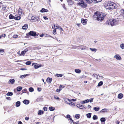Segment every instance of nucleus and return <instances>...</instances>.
<instances>
[{
	"label": "nucleus",
	"mask_w": 124,
	"mask_h": 124,
	"mask_svg": "<svg viewBox=\"0 0 124 124\" xmlns=\"http://www.w3.org/2000/svg\"><path fill=\"white\" fill-rule=\"evenodd\" d=\"M104 4V7L107 9H113L116 8L117 7L115 3L111 1L105 2Z\"/></svg>",
	"instance_id": "obj_1"
},
{
	"label": "nucleus",
	"mask_w": 124,
	"mask_h": 124,
	"mask_svg": "<svg viewBox=\"0 0 124 124\" xmlns=\"http://www.w3.org/2000/svg\"><path fill=\"white\" fill-rule=\"evenodd\" d=\"M118 23V20L116 19H111L108 20L106 22V24L113 26L117 24Z\"/></svg>",
	"instance_id": "obj_2"
},
{
	"label": "nucleus",
	"mask_w": 124,
	"mask_h": 124,
	"mask_svg": "<svg viewBox=\"0 0 124 124\" xmlns=\"http://www.w3.org/2000/svg\"><path fill=\"white\" fill-rule=\"evenodd\" d=\"M95 14L96 15H97V20L99 21H101L102 20L105 16V15L102 12L99 13H97V14L96 13H95Z\"/></svg>",
	"instance_id": "obj_3"
},
{
	"label": "nucleus",
	"mask_w": 124,
	"mask_h": 124,
	"mask_svg": "<svg viewBox=\"0 0 124 124\" xmlns=\"http://www.w3.org/2000/svg\"><path fill=\"white\" fill-rule=\"evenodd\" d=\"M85 2L88 3L90 4L92 2H94V3H97L100 2L102 0H83Z\"/></svg>",
	"instance_id": "obj_4"
},
{
	"label": "nucleus",
	"mask_w": 124,
	"mask_h": 124,
	"mask_svg": "<svg viewBox=\"0 0 124 124\" xmlns=\"http://www.w3.org/2000/svg\"><path fill=\"white\" fill-rule=\"evenodd\" d=\"M82 2H79L78 3V4L79 6H80L83 8H85L87 6V5L82 0Z\"/></svg>",
	"instance_id": "obj_5"
},
{
	"label": "nucleus",
	"mask_w": 124,
	"mask_h": 124,
	"mask_svg": "<svg viewBox=\"0 0 124 124\" xmlns=\"http://www.w3.org/2000/svg\"><path fill=\"white\" fill-rule=\"evenodd\" d=\"M28 48H26L23 51H22L21 54H20V55L24 56L25 53L28 51Z\"/></svg>",
	"instance_id": "obj_6"
},
{
	"label": "nucleus",
	"mask_w": 124,
	"mask_h": 124,
	"mask_svg": "<svg viewBox=\"0 0 124 124\" xmlns=\"http://www.w3.org/2000/svg\"><path fill=\"white\" fill-rule=\"evenodd\" d=\"M92 77L94 78H95L97 80H98L99 79V77L100 78V77H102V76H101L99 75V74H94L92 75Z\"/></svg>",
	"instance_id": "obj_7"
},
{
	"label": "nucleus",
	"mask_w": 124,
	"mask_h": 124,
	"mask_svg": "<svg viewBox=\"0 0 124 124\" xmlns=\"http://www.w3.org/2000/svg\"><path fill=\"white\" fill-rule=\"evenodd\" d=\"M29 34L32 36H34L36 35V32L33 31H31L29 33Z\"/></svg>",
	"instance_id": "obj_8"
},
{
	"label": "nucleus",
	"mask_w": 124,
	"mask_h": 124,
	"mask_svg": "<svg viewBox=\"0 0 124 124\" xmlns=\"http://www.w3.org/2000/svg\"><path fill=\"white\" fill-rule=\"evenodd\" d=\"M31 20L32 22H35L37 20V17L34 16H32L31 18Z\"/></svg>",
	"instance_id": "obj_9"
},
{
	"label": "nucleus",
	"mask_w": 124,
	"mask_h": 124,
	"mask_svg": "<svg viewBox=\"0 0 124 124\" xmlns=\"http://www.w3.org/2000/svg\"><path fill=\"white\" fill-rule=\"evenodd\" d=\"M39 65H38L36 63H33L32 64V66H33L34 67V68L35 69H37L38 68H39L40 67H41V65L40 66H38Z\"/></svg>",
	"instance_id": "obj_10"
},
{
	"label": "nucleus",
	"mask_w": 124,
	"mask_h": 124,
	"mask_svg": "<svg viewBox=\"0 0 124 124\" xmlns=\"http://www.w3.org/2000/svg\"><path fill=\"white\" fill-rule=\"evenodd\" d=\"M67 100H66V99L64 100V101H65L66 103L69 104L70 106L73 107L75 106V104L73 102H71V103H69L67 102Z\"/></svg>",
	"instance_id": "obj_11"
},
{
	"label": "nucleus",
	"mask_w": 124,
	"mask_h": 124,
	"mask_svg": "<svg viewBox=\"0 0 124 124\" xmlns=\"http://www.w3.org/2000/svg\"><path fill=\"white\" fill-rule=\"evenodd\" d=\"M114 58L119 60H120L121 59V57L118 54L115 55L114 56Z\"/></svg>",
	"instance_id": "obj_12"
},
{
	"label": "nucleus",
	"mask_w": 124,
	"mask_h": 124,
	"mask_svg": "<svg viewBox=\"0 0 124 124\" xmlns=\"http://www.w3.org/2000/svg\"><path fill=\"white\" fill-rule=\"evenodd\" d=\"M77 106L78 108L81 109H85V108L82 105H80L79 104H78L77 105Z\"/></svg>",
	"instance_id": "obj_13"
},
{
	"label": "nucleus",
	"mask_w": 124,
	"mask_h": 124,
	"mask_svg": "<svg viewBox=\"0 0 124 124\" xmlns=\"http://www.w3.org/2000/svg\"><path fill=\"white\" fill-rule=\"evenodd\" d=\"M48 11V10L47 9H45L44 8H43L41 9L40 12L42 13L47 12Z\"/></svg>",
	"instance_id": "obj_14"
},
{
	"label": "nucleus",
	"mask_w": 124,
	"mask_h": 124,
	"mask_svg": "<svg viewBox=\"0 0 124 124\" xmlns=\"http://www.w3.org/2000/svg\"><path fill=\"white\" fill-rule=\"evenodd\" d=\"M29 74H28L21 75L20 76V78L22 79H23V78H25V77H26V76H29Z\"/></svg>",
	"instance_id": "obj_15"
},
{
	"label": "nucleus",
	"mask_w": 124,
	"mask_h": 124,
	"mask_svg": "<svg viewBox=\"0 0 124 124\" xmlns=\"http://www.w3.org/2000/svg\"><path fill=\"white\" fill-rule=\"evenodd\" d=\"M52 78H50L49 77L47 78L46 80V81L48 82L49 84H50L52 81Z\"/></svg>",
	"instance_id": "obj_16"
},
{
	"label": "nucleus",
	"mask_w": 124,
	"mask_h": 124,
	"mask_svg": "<svg viewBox=\"0 0 124 124\" xmlns=\"http://www.w3.org/2000/svg\"><path fill=\"white\" fill-rule=\"evenodd\" d=\"M123 97V95L122 93L119 94L118 95V98L119 99H121Z\"/></svg>",
	"instance_id": "obj_17"
},
{
	"label": "nucleus",
	"mask_w": 124,
	"mask_h": 124,
	"mask_svg": "<svg viewBox=\"0 0 124 124\" xmlns=\"http://www.w3.org/2000/svg\"><path fill=\"white\" fill-rule=\"evenodd\" d=\"M86 20H85L84 19H82L81 20V23H82L84 25H85L86 24Z\"/></svg>",
	"instance_id": "obj_18"
},
{
	"label": "nucleus",
	"mask_w": 124,
	"mask_h": 124,
	"mask_svg": "<svg viewBox=\"0 0 124 124\" xmlns=\"http://www.w3.org/2000/svg\"><path fill=\"white\" fill-rule=\"evenodd\" d=\"M75 72L77 73H81V71L78 69H76L75 70Z\"/></svg>",
	"instance_id": "obj_19"
},
{
	"label": "nucleus",
	"mask_w": 124,
	"mask_h": 124,
	"mask_svg": "<svg viewBox=\"0 0 124 124\" xmlns=\"http://www.w3.org/2000/svg\"><path fill=\"white\" fill-rule=\"evenodd\" d=\"M120 13L124 18V9L121 10L120 11Z\"/></svg>",
	"instance_id": "obj_20"
},
{
	"label": "nucleus",
	"mask_w": 124,
	"mask_h": 124,
	"mask_svg": "<svg viewBox=\"0 0 124 124\" xmlns=\"http://www.w3.org/2000/svg\"><path fill=\"white\" fill-rule=\"evenodd\" d=\"M18 13L20 16L23 14L22 10V9L20 8H19L18 10Z\"/></svg>",
	"instance_id": "obj_21"
},
{
	"label": "nucleus",
	"mask_w": 124,
	"mask_h": 124,
	"mask_svg": "<svg viewBox=\"0 0 124 124\" xmlns=\"http://www.w3.org/2000/svg\"><path fill=\"white\" fill-rule=\"evenodd\" d=\"M23 103L25 104H28L29 103V100H25L23 101Z\"/></svg>",
	"instance_id": "obj_22"
},
{
	"label": "nucleus",
	"mask_w": 124,
	"mask_h": 124,
	"mask_svg": "<svg viewBox=\"0 0 124 124\" xmlns=\"http://www.w3.org/2000/svg\"><path fill=\"white\" fill-rule=\"evenodd\" d=\"M28 28V25L27 24H25L22 27V29L24 30H26Z\"/></svg>",
	"instance_id": "obj_23"
},
{
	"label": "nucleus",
	"mask_w": 124,
	"mask_h": 124,
	"mask_svg": "<svg viewBox=\"0 0 124 124\" xmlns=\"http://www.w3.org/2000/svg\"><path fill=\"white\" fill-rule=\"evenodd\" d=\"M4 50L3 49H0V54L2 55L4 53Z\"/></svg>",
	"instance_id": "obj_24"
},
{
	"label": "nucleus",
	"mask_w": 124,
	"mask_h": 124,
	"mask_svg": "<svg viewBox=\"0 0 124 124\" xmlns=\"http://www.w3.org/2000/svg\"><path fill=\"white\" fill-rule=\"evenodd\" d=\"M89 100L87 99V100H85L83 101H82L81 102V103L82 104H84L85 103H87L89 102Z\"/></svg>",
	"instance_id": "obj_25"
},
{
	"label": "nucleus",
	"mask_w": 124,
	"mask_h": 124,
	"mask_svg": "<svg viewBox=\"0 0 124 124\" xmlns=\"http://www.w3.org/2000/svg\"><path fill=\"white\" fill-rule=\"evenodd\" d=\"M15 81L14 79H11L9 80V82H10V83L13 84L14 83Z\"/></svg>",
	"instance_id": "obj_26"
},
{
	"label": "nucleus",
	"mask_w": 124,
	"mask_h": 124,
	"mask_svg": "<svg viewBox=\"0 0 124 124\" xmlns=\"http://www.w3.org/2000/svg\"><path fill=\"white\" fill-rule=\"evenodd\" d=\"M108 110V109L106 108L102 109L101 111L100 112H101L102 113L107 112Z\"/></svg>",
	"instance_id": "obj_27"
},
{
	"label": "nucleus",
	"mask_w": 124,
	"mask_h": 124,
	"mask_svg": "<svg viewBox=\"0 0 124 124\" xmlns=\"http://www.w3.org/2000/svg\"><path fill=\"white\" fill-rule=\"evenodd\" d=\"M68 2L69 5H71L73 3V1L71 0H69L68 1Z\"/></svg>",
	"instance_id": "obj_28"
},
{
	"label": "nucleus",
	"mask_w": 124,
	"mask_h": 124,
	"mask_svg": "<svg viewBox=\"0 0 124 124\" xmlns=\"http://www.w3.org/2000/svg\"><path fill=\"white\" fill-rule=\"evenodd\" d=\"M100 109V108L99 107H95L93 108V109L95 111H97L99 110Z\"/></svg>",
	"instance_id": "obj_29"
},
{
	"label": "nucleus",
	"mask_w": 124,
	"mask_h": 124,
	"mask_svg": "<svg viewBox=\"0 0 124 124\" xmlns=\"http://www.w3.org/2000/svg\"><path fill=\"white\" fill-rule=\"evenodd\" d=\"M43 114V111L41 110H39L38 111V114L39 115H42Z\"/></svg>",
	"instance_id": "obj_30"
},
{
	"label": "nucleus",
	"mask_w": 124,
	"mask_h": 124,
	"mask_svg": "<svg viewBox=\"0 0 124 124\" xmlns=\"http://www.w3.org/2000/svg\"><path fill=\"white\" fill-rule=\"evenodd\" d=\"M20 105V102L19 101H18L16 103V107H18Z\"/></svg>",
	"instance_id": "obj_31"
},
{
	"label": "nucleus",
	"mask_w": 124,
	"mask_h": 124,
	"mask_svg": "<svg viewBox=\"0 0 124 124\" xmlns=\"http://www.w3.org/2000/svg\"><path fill=\"white\" fill-rule=\"evenodd\" d=\"M9 18L10 19H15V16H13L12 14H10L9 16Z\"/></svg>",
	"instance_id": "obj_32"
},
{
	"label": "nucleus",
	"mask_w": 124,
	"mask_h": 124,
	"mask_svg": "<svg viewBox=\"0 0 124 124\" xmlns=\"http://www.w3.org/2000/svg\"><path fill=\"white\" fill-rule=\"evenodd\" d=\"M22 88L21 86H18L17 88V90L18 91H20L22 89Z\"/></svg>",
	"instance_id": "obj_33"
},
{
	"label": "nucleus",
	"mask_w": 124,
	"mask_h": 124,
	"mask_svg": "<svg viewBox=\"0 0 124 124\" xmlns=\"http://www.w3.org/2000/svg\"><path fill=\"white\" fill-rule=\"evenodd\" d=\"M91 113H89L86 114V116L87 117L90 118L91 117Z\"/></svg>",
	"instance_id": "obj_34"
},
{
	"label": "nucleus",
	"mask_w": 124,
	"mask_h": 124,
	"mask_svg": "<svg viewBox=\"0 0 124 124\" xmlns=\"http://www.w3.org/2000/svg\"><path fill=\"white\" fill-rule=\"evenodd\" d=\"M13 93L12 92H8L6 94V95L8 96H12L13 95Z\"/></svg>",
	"instance_id": "obj_35"
},
{
	"label": "nucleus",
	"mask_w": 124,
	"mask_h": 124,
	"mask_svg": "<svg viewBox=\"0 0 124 124\" xmlns=\"http://www.w3.org/2000/svg\"><path fill=\"white\" fill-rule=\"evenodd\" d=\"M82 50H85L86 49V47L85 46H82L80 47Z\"/></svg>",
	"instance_id": "obj_36"
},
{
	"label": "nucleus",
	"mask_w": 124,
	"mask_h": 124,
	"mask_svg": "<svg viewBox=\"0 0 124 124\" xmlns=\"http://www.w3.org/2000/svg\"><path fill=\"white\" fill-rule=\"evenodd\" d=\"M80 116L79 114H76L75 115V117L77 119H79Z\"/></svg>",
	"instance_id": "obj_37"
},
{
	"label": "nucleus",
	"mask_w": 124,
	"mask_h": 124,
	"mask_svg": "<svg viewBox=\"0 0 124 124\" xmlns=\"http://www.w3.org/2000/svg\"><path fill=\"white\" fill-rule=\"evenodd\" d=\"M63 75H62V74H56L55 75L56 76H57L58 77H61Z\"/></svg>",
	"instance_id": "obj_38"
},
{
	"label": "nucleus",
	"mask_w": 124,
	"mask_h": 124,
	"mask_svg": "<svg viewBox=\"0 0 124 124\" xmlns=\"http://www.w3.org/2000/svg\"><path fill=\"white\" fill-rule=\"evenodd\" d=\"M49 110L51 111H53L55 109V108L54 107H49Z\"/></svg>",
	"instance_id": "obj_39"
},
{
	"label": "nucleus",
	"mask_w": 124,
	"mask_h": 124,
	"mask_svg": "<svg viewBox=\"0 0 124 124\" xmlns=\"http://www.w3.org/2000/svg\"><path fill=\"white\" fill-rule=\"evenodd\" d=\"M93 120H96L98 119V117L96 115H94L93 116Z\"/></svg>",
	"instance_id": "obj_40"
},
{
	"label": "nucleus",
	"mask_w": 124,
	"mask_h": 124,
	"mask_svg": "<svg viewBox=\"0 0 124 124\" xmlns=\"http://www.w3.org/2000/svg\"><path fill=\"white\" fill-rule=\"evenodd\" d=\"M100 120L101 122H103L105 121H106V119L105 118L102 117L101 118Z\"/></svg>",
	"instance_id": "obj_41"
},
{
	"label": "nucleus",
	"mask_w": 124,
	"mask_h": 124,
	"mask_svg": "<svg viewBox=\"0 0 124 124\" xmlns=\"http://www.w3.org/2000/svg\"><path fill=\"white\" fill-rule=\"evenodd\" d=\"M65 99H66V100H67V101H69V102H70L71 101H76V99H72L71 100H70L68 99H67V98H66Z\"/></svg>",
	"instance_id": "obj_42"
},
{
	"label": "nucleus",
	"mask_w": 124,
	"mask_h": 124,
	"mask_svg": "<svg viewBox=\"0 0 124 124\" xmlns=\"http://www.w3.org/2000/svg\"><path fill=\"white\" fill-rule=\"evenodd\" d=\"M21 18V17L20 16H17L15 17V20H19Z\"/></svg>",
	"instance_id": "obj_43"
},
{
	"label": "nucleus",
	"mask_w": 124,
	"mask_h": 124,
	"mask_svg": "<svg viewBox=\"0 0 124 124\" xmlns=\"http://www.w3.org/2000/svg\"><path fill=\"white\" fill-rule=\"evenodd\" d=\"M34 91V89H33V88H32V87H30L29 89V91L30 92H33V91Z\"/></svg>",
	"instance_id": "obj_44"
},
{
	"label": "nucleus",
	"mask_w": 124,
	"mask_h": 124,
	"mask_svg": "<svg viewBox=\"0 0 124 124\" xmlns=\"http://www.w3.org/2000/svg\"><path fill=\"white\" fill-rule=\"evenodd\" d=\"M90 49L92 51H94L95 52H96L97 51V49L95 48H90Z\"/></svg>",
	"instance_id": "obj_45"
},
{
	"label": "nucleus",
	"mask_w": 124,
	"mask_h": 124,
	"mask_svg": "<svg viewBox=\"0 0 124 124\" xmlns=\"http://www.w3.org/2000/svg\"><path fill=\"white\" fill-rule=\"evenodd\" d=\"M103 83L102 81H100L98 84V86H101L103 84Z\"/></svg>",
	"instance_id": "obj_46"
},
{
	"label": "nucleus",
	"mask_w": 124,
	"mask_h": 124,
	"mask_svg": "<svg viewBox=\"0 0 124 124\" xmlns=\"http://www.w3.org/2000/svg\"><path fill=\"white\" fill-rule=\"evenodd\" d=\"M31 61H28L26 62L25 64L27 65H30L31 64Z\"/></svg>",
	"instance_id": "obj_47"
},
{
	"label": "nucleus",
	"mask_w": 124,
	"mask_h": 124,
	"mask_svg": "<svg viewBox=\"0 0 124 124\" xmlns=\"http://www.w3.org/2000/svg\"><path fill=\"white\" fill-rule=\"evenodd\" d=\"M120 47L122 49H124V43L120 45Z\"/></svg>",
	"instance_id": "obj_48"
},
{
	"label": "nucleus",
	"mask_w": 124,
	"mask_h": 124,
	"mask_svg": "<svg viewBox=\"0 0 124 124\" xmlns=\"http://www.w3.org/2000/svg\"><path fill=\"white\" fill-rule=\"evenodd\" d=\"M54 98L56 100H60L59 98L56 96H54Z\"/></svg>",
	"instance_id": "obj_49"
},
{
	"label": "nucleus",
	"mask_w": 124,
	"mask_h": 124,
	"mask_svg": "<svg viewBox=\"0 0 124 124\" xmlns=\"http://www.w3.org/2000/svg\"><path fill=\"white\" fill-rule=\"evenodd\" d=\"M27 91V90L26 89H25L23 90L22 91L23 93H26Z\"/></svg>",
	"instance_id": "obj_50"
},
{
	"label": "nucleus",
	"mask_w": 124,
	"mask_h": 124,
	"mask_svg": "<svg viewBox=\"0 0 124 124\" xmlns=\"http://www.w3.org/2000/svg\"><path fill=\"white\" fill-rule=\"evenodd\" d=\"M13 37L14 38H16L18 37V35H15L13 36Z\"/></svg>",
	"instance_id": "obj_51"
},
{
	"label": "nucleus",
	"mask_w": 124,
	"mask_h": 124,
	"mask_svg": "<svg viewBox=\"0 0 124 124\" xmlns=\"http://www.w3.org/2000/svg\"><path fill=\"white\" fill-rule=\"evenodd\" d=\"M47 108L46 107H44L43 108V110L45 111H46L47 110Z\"/></svg>",
	"instance_id": "obj_52"
},
{
	"label": "nucleus",
	"mask_w": 124,
	"mask_h": 124,
	"mask_svg": "<svg viewBox=\"0 0 124 124\" xmlns=\"http://www.w3.org/2000/svg\"><path fill=\"white\" fill-rule=\"evenodd\" d=\"M52 27L53 29H55V24H53L52 25Z\"/></svg>",
	"instance_id": "obj_53"
},
{
	"label": "nucleus",
	"mask_w": 124,
	"mask_h": 124,
	"mask_svg": "<svg viewBox=\"0 0 124 124\" xmlns=\"http://www.w3.org/2000/svg\"><path fill=\"white\" fill-rule=\"evenodd\" d=\"M56 29H54L53 31V33L54 35H55L56 34Z\"/></svg>",
	"instance_id": "obj_54"
},
{
	"label": "nucleus",
	"mask_w": 124,
	"mask_h": 124,
	"mask_svg": "<svg viewBox=\"0 0 124 124\" xmlns=\"http://www.w3.org/2000/svg\"><path fill=\"white\" fill-rule=\"evenodd\" d=\"M68 119L70 120L71 121L72 123H74V120H72V119L71 118H69Z\"/></svg>",
	"instance_id": "obj_55"
},
{
	"label": "nucleus",
	"mask_w": 124,
	"mask_h": 124,
	"mask_svg": "<svg viewBox=\"0 0 124 124\" xmlns=\"http://www.w3.org/2000/svg\"><path fill=\"white\" fill-rule=\"evenodd\" d=\"M61 90V89H57L56 90V91L57 92H59Z\"/></svg>",
	"instance_id": "obj_56"
},
{
	"label": "nucleus",
	"mask_w": 124,
	"mask_h": 124,
	"mask_svg": "<svg viewBox=\"0 0 124 124\" xmlns=\"http://www.w3.org/2000/svg\"><path fill=\"white\" fill-rule=\"evenodd\" d=\"M37 90L39 92H40L41 91V88H38Z\"/></svg>",
	"instance_id": "obj_57"
},
{
	"label": "nucleus",
	"mask_w": 124,
	"mask_h": 124,
	"mask_svg": "<svg viewBox=\"0 0 124 124\" xmlns=\"http://www.w3.org/2000/svg\"><path fill=\"white\" fill-rule=\"evenodd\" d=\"M67 117L68 118H71L70 117H71V116L70 115H67Z\"/></svg>",
	"instance_id": "obj_58"
},
{
	"label": "nucleus",
	"mask_w": 124,
	"mask_h": 124,
	"mask_svg": "<svg viewBox=\"0 0 124 124\" xmlns=\"http://www.w3.org/2000/svg\"><path fill=\"white\" fill-rule=\"evenodd\" d=\"M60 26H58L57 25H55V29H58L59 28V27H60Z\"/></svg>",
	"instance_id": "obj_59"
},
{
	"label": "nucleus",
	"mask_w": 124,
	"mask_h": 124,
	"mask_svg": "<svg viewBox=\"0 0 124 124\" xmlns=\"http://www.w3.org/2000/svg\"><path fill=\"white\" fill-rule=\"evenodd\" d=\"M93 98H91L89 100V101L90 102H92L93 101Z\"/></svg>",
	"instance_id": "obj_60"
},
{
	"label": "nucleus",
	"mask_w": 124,
	"mask_h": 124,
	"mask_svg": "<svg viewBox=\"0 0 124 124\" xmlns=\"http://www.w3.org/2000/svg\"><path fill=\"white\" fill-rule=\"evenodd\" d=\"M60 52L61 53H62V50L61 49H60V50H58L56 52Z\"/></svg>",
	"instance_id": "obj_61"
},
{
	"label": "nucleus",
	"mask_w": 124,
	"mask_h": 124,
	"mask_svg": "<svg viewBox=\"0 0 124 124\" xmlns=\"http://www.w3.org/2000/svg\"><path fill=\"white\" fill-rule=\"evenodd\" d=\"M43 18L45 20H47L48 19V18L46 16H44Z\"/></svg>",
	"instance_id": "obj_62"
},
{
	"label": "nucleus",
	"mask_w": 124,
	"mask_h": 124,
	"mask_svg": "<svg viewBox=\"0 0 124 124\" xmlns=\"http://www.w3.org/2000/svg\"><path fill=\"white\" fill-rule=\"evenodd\" d=\"M62 7L63 8L65 9H66V7H65V5L64 4H63L62 5Z\"/></svg>",
	"instance_id": "obj_63"
},
{
	"label": "nucleus",
	"mask_w": 124,
	"mask_h": 124,
	"mask_svg": "<svg viewBox=\"0 0 124 124\" xmlns=\"http://www.w3.org/2000/svg\"><path fill=\"white\" fill-rule=\"evenodd\" d=\"M18 124H23L22 122L21 121H19L18 122Z\"/></svg>",
	"instance_id": "obj_64"
}]
</instances>
